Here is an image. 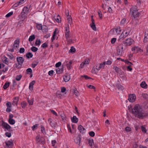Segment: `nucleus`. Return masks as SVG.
Instances as JSON below:
<instances>
[{
    "label": "nucleus",
    "instance_id": "obj_1",
    "mask_svg": "<svg viewBox=\"0 0 148 148\" xmlns=\"http://www.w3.org/2000/svg\"><path fill=\"white\" fill-rule=\"evenodd\" d=\"M132 113L135 117L140 119H143L148 116V112H145L138 104L134 106Z\"/></svg>",
    "mask_w": 148,
    "mask_h": 148
},
{
    "label": "nucleus",
    "instance_id": "obj_2",
    "mask_svg": "<svg viewBox=\"0 0 148 148\" xmlns=\"http://www.w3.org/2000/svg\"><path fill=\"white\" fill-rule=\"evenodd\" d=\"M137 8V7L134 6L132 7L130 9V12L132 14V16L134 18L138 17L139 14Z\"/></svg>",
    "mask_w": 148,
    "mask_h": 148
},
{
    "label": "nucleus",
    "instance_id": "obj_3",
    "mask_svg": "<svg viewBox=\"0 0 148 148\" xmlns=\"http://www.w3.org/2000/svg\"><path fill=\"white\" fill-rule=\"evenodd\" d=\"M2 126L3 128L5 129V131H6L7 130L9 132L10 131L11 127L8 123L4 122L3 121H2Z\"/></svg>",
    "mask_w": 148,
    "mask_h": 148
},
{
    "label": "nucleus",
    "instance_id": "obj_4",
    "mask_svg": "<svg viewBox=\"0 0 148 148\" xmlns=\"http://www.w3.org/2000/svg\"><path fill=\"white\" fill-rule=\"evenodd\" d=\"M90 60L89 59H86L85 60L82 62L80 64L79 67L81 69L84 67L86 66L89 64Z\"/></svg>",
    "mask_w": 148,
    "mask_h": 148
},
{
    "label": "nucleus",
    "instance_id": "obj_5",
    "mask_svg": "<svg viewBox=\"0 0 148 148\" xmlns=\"http://www.w3.org/2000/svg\"><path fill=\"white\" fill-rule=\"evenodd\" d=\"M20 40L18 38L16 40L14 43L13 47L14 49L17 51L18 50V48L19 46Z\"/></svg>",
    "mask_w": 148,
    "mask_h": 148
},
{
    "label": "nucleus",
    "instance_id": "obj_6",
    "mask_svg": "<svg viewBox=\"0 0 148 148\" xmlns=\"http://www.w3.org/2000/svg\"><path fill=\"white\" fill-rule=\"evenodd\" d=\"M134 42V41L132 39L129 38L126 40L125 41L123 42V43L124 44H125L126 46H130Z\"/></svg>",
    "mask_w": 148,
    "mask_h": 148
},
{
    "label": "nucleus",
    "instance_id": "obj_7",
    "mask_svg": "<svg viewBox=\"0 0 148 148\" xmlns=\"http://www.w3.org/2000/svg\"><path fill=\"white\" fill-rule=\"evenodd\" d=\"M16 60L18 63V64L22 66L24 62V59L22 57H18L17 58Z\"/></svg>",
    "mask_w": 148,
    "mask_h": 148
},
{
    "label": "nucleus",
    "instance_id": "obj_8",
    "mask_svg": "<svg viewBox=\"0 0 148 148\" xmlns=\"http://www.w3.org/2000/svg\"><path fill=\"white\" fill-rule=\"evenodd\" d=\"M136 99V97L135 95L134 94H133L129 95L128 99L130 102H133L135 101Z\"/></svg>",
    "mask_w": 148,
    "mask_h": 148
},
{
    "label": "nucleus",
    "instance_id": "obj_9",
    "mask_svg": "<svg viewBox=\"0 0 148 148\" xmlns=\"http://www.w3.org/2000/svg\"><path fill=\"white\" fill-rule=\"evenodd\" d=\"M6 146H4L5 148H12L13 146V142L8 140L5 142Z\"/></svg>",
    "mask_w": 148,
    "mask_h": 148
},
{
    "label": "nucleus",
    "instance_id": "obj_10",
    "mask_svg": "<svg viewBox=\"0 0 148 148\" xmlns=\"http://www.w3.org/2000/svg\"><path fill=\"white\" fill-rule=\"evenodd\" d=\"M123 45L122 44L120 45L118 47V54L119 55H121L123 51Z\"/></svg>",
    "mask_w": 148,
    "mask_h": 148
},
{
    "label": "nucleus",
    "instance_id": "obj_11",
    "mask_svg": "<svg viewBox=\"0 0 148 148\" xmlns=\"http://www.w3.org/2000/svg\"><path fill=\"white\" fill-rule=\"evenodd\" d=\"M48 121L52 127H55L56 126V123L51 118H49Z\"/></svg>",
    "mask_w": 148,
    "mask_h": 148
},
{
    "label": "nucleus",
    "instance_id": "obj_12",
    "mask_svg": "<svg viewBox=\"0 0 148 148\" xmlns=\"http://www.w3.org/2000/svg\"><path fill=\"white\" fill-rule=\"evenodd\" d=\"M27 14L26 13L22 12L21 14V19L22 21H23L27 17Z\"/></svg>",
    "mask_w": 148,
    "mask_h": 148
},
{
    "label": "nucleus",
    "instance_id": "obj_13",
    "mask_svg": "<svg viewBox=\"0 0 148 148\" xmlns=\"http://www.w3.org/2000/svg\"><path fill=\"white\" fill-rule=\"evenodd\" d=\"M100 67L98 65H97L96 67L95 68L94 67L93 68L92 70V72L95 73H97L98 71L100 70Z\"/></svg>",
    "mask_w": 148,
    "mask_h": 148
},
{
    "label": "nucleus",
    "instance_id": "obj_14",
    "mask_svg": "<svg viewBox=\"0 0 148 148\" xmlns=\"http://www.w3.org/2000/svg\"><path fill=\"white\" fill-rule=\"evenodd\" d=\"M18 100L19 97H15L14 98L12 102V105L13 106H15V105L17 106V105Z\"/></svg>",
    "mask_w": 148,
    "mask_h": 148
},
{
    "label": "nucleus",
    "instance_id": "obj_15",
    "mask_svg": "<svg viewBox=\"0 0 148 148\" xmlns=\"http://www.w3.org/2000/svg\"><path fill=\"white\" fill-rule=\"evenodd\" d=\"M72 63V61H70L69 62H64V64L66 65L67 69L69 70L71 69V65Z\"/></svg>",
    "mask_w": 148,
    "mask_h": 148
},
{
    "label": "nucleus",
    "instance_id": "obj_16",
    "mask_svg": "<svg viewBox=\"0 0 148 148\" xmlns=\"http://www.w3.org/2000/svg\"><path fill=\"white\" fill-rule=\"evenodd\" d=\"M78 128L80 132L82 134L84 132V131L85 130V128L81 125H79Z\"/></svg>",
    "mask_w": 148,
    "mask_h": 148
},
{
    "label": "nucleus",
    "instance_id": "obj_17",
    "mask_svg": "<svg viewBox=\"0 0 148 148\" xmlns=\"http://www.w3.org/2000/svg\"><path fill=\"white\" fill-rule=\"evenodd\" d=\"M81 138L80 136H79L77 137L75 140V143L79 145L80 143Z\"/></svg>",
    "mask_w": 148,
    "mask_h": 148
},
{
    "label": "nucleus",
    "instance_id": "obj_18",
    "mask_svg": "<svg viewBox=\"0 0 148 148\" xmlns=\"http://www.w3.org/2000/svg\"><path fill=\"white\" fill-rule=\"evenodd\" d=\"M56 72L57 74H60L63 71V67H62L60 68H59L56 69Z\"/></svg>",
    "mask_w": 148,
    "mask_h": 148
},
{
    "label": "nucleus",
    "instance_id": "obj_19",
    "mask_svg": "<svg viewBox=\"0 0 148 148\" xmlns=\"http://www.w3.org/2000/svg\"><path fill=\"white\" fill-rule=\"evenodd\" d=\"M70 76L69 75H65L63 76V79L65 82H68L70 79Z\"/></svg>",
    "mask_w": 148,
    "mask_h": 148
},
{
    "label": "nucleus",
    "instance_id": "obj_20",
    "mask_svg": "<svg viewBox=\"0 0 148 148\" xmlns=\"http://www.w3.org/2000/svg\"><path fill=\"white\" fill-rule=\"evenodd\" d=\"M35 81H33L30 83L29 86V89L30 90H32L33 87V85L35 83Z\"/></svg>",
    "mask_w": 148,
    "mask_h": 148
},
{
    "label": "nucleus",
    "instance_id": "obj_21",
    "mask_svg": "<svg viewBox=\"0 0 148 148\" xmlns=\"http://www.w3.org/2000/svg\"><path fill=\"white\" fill-rule=\"evenodd\" d=\"M140 85L141 87L143 88H147V85L146 84L145 82L143 81L142 82Z\"/></svg>",
    "mask_w": 148,
    "mask_h": 148
},
{
    "label": "nucleus",
    "instance_id": "obj_22",
    "mask_svg": "<svg viewBox=\"0 0 148 148\" xmlns=\"http://www.w3.org/2000/svg\"><path fill=\"white\" fill-rule=\"evenodd\" d=\"M71 119L73 122L74 123H77L78 120L76 116H73L72 118H71Z\"/></svg>",
    "mask_w": 148,
    "mask_h": 148
},
{
    "label": "nucleus",
    "instance_id": "obj_23",
    "mask_svg": "<svg viewBox=\"0 0 148 148\" xmlns=\"http://www.w3.org/2000/svg\"><path fill=\"white\" fill-rule=\"evenodd\" d=\"M29 8H28L27 7H25L22 10V12H24L25 13H26L27 14Z\"/></svg>",
    "mask_w": 148,
    "mask_h": 148
},
{
    "label": "nucleus",
    "instance_id": "obj_24",
    "mask_svg": "<svg viewBox=\"0 0 148 148\" xmlns=\"http://www.w3.org/2000/svg\"><path fill=\"white\" fill-rule=\"evenodd\" d=\"M41 30L43 32H47L48 31L47 27L45 25H42Z\"/></svg>",
    "mask_w": 148,
    "mask_h": 148
},
{
    "label": "nucleus",
    "instance_id": "obj_25",
    "mask_svg": "<svg viewBox=\"0 0 148 148\" xmlns=\"http://www.w3.org/2000/svg\"><path fill=\"white\" fill-rule=\"evenodd\" d=\"M55 19L57 22L59 23L61 21V19L60 16L59 15H58L56 17H55Z\"/></svg>",
    "mask_w": 148,
    "mask_h": 148
},
{
    "label": "nucleus",
    "instance_id": "obj_26",
    "mask_svg": "<svg viewBox=\"0 0 148 148\" xmlns=\"http://www.w3.org/2000/svg\"><path fill=\"white\" fill-rule=\"evenodd\" d=\"M131 30L132 29L131 28L129 27H127L125 28V29H124V32H126L128 33H130Z\"/></svg>",
    "mask_w": 148,
    "mask_h": 148
},
{
    "label": "nucleus",
    "instance_id": "obj_27",
    "mask_svg": "<svg viewBox=\"0 0 148 148\" xmlns=\"http://www.w3.org/2000/svg\"><path fill=\"white\" fill-rule=\"evenodd\" d=\"M26 56L27 58H30L32 57L33 55L31 53L29 52L26 53Z\"/></svg>",
    "mask_w": 148,
    "mask_h": 148
},
{
    "label": "nucleus",
    "instance_id": "obj_28",
    "mask_svg": "<svg viewBox=\"0 0 148 148\" xmlns=\"http://www.w3.org/2000/svg\"><path fill=\"white\" fill-rule=\"evenodd\" d=\"M10 85V83L8 82H6L3 86V88L5 89H6Z\"/></svg>",
    "mask_w": 148,
    "mask_h": 148
},
{
    "label": "nucleus",
    "instance_id": "obj_29",
    "mask_svg": "<svg viewBox=\"0 0 148 148\" xmlns=\"http://www.w3.org/2000/svg\"><path fill=\"white\" fill-rule=\"evenodd\" d=\"M106 62H104L103 63H101L100 64L98 65L100 67V69L102 68H103L105 65L106 64Z\"/></svg>",
    "mask_w": 148,
    "mask_h": 148
},
{
    "label": "nucleus",
    "instance_id": "obj_30",
    "mask_svg": "<svg viewBox=\"0 0 148 148\" xmlns=\"http://www.w3.org/2000/svg\"><path fill=\"white\" fill-rule=\"evenodd\" d=\"M113 69L117 73H119L121 71V69L116 66L113 67Z\"/></svg>",
    "mask_w": 148,
    "mask_h": 148
},
{
    "label": "nucleus",
    "instance_id": "obj_31",
    "mask_svg": "<svg viewBox=\"0 0 148 148\" xmlns=\"http://www.w3.org/2000/svg\"><path fill=\"white\" fill-rule=\"evenodd\" d=\"M8 122L11 125H14L15 123V121L13 119H9Z\"/></svg>",
    "mask_w": 148,
    "mask_h": 148
},
{
    "label": "nucleus",
    "instance_id": "obj_32",
    "mask_svg": "<svg viewBox=\"0 0 148 148\" xmlns=\"http://www.w3.org/2000/svg\"><path fill=\"white\" fill-rule=\"evenodd\" d=\"M35 38V36L34 35H32L29 38V42H31L33 41Z\"/></svg>",
    "mask_w": 148,
    "mask_h": 148
},
{
    "label": "nucleus",
    "instance_id": "obj_33",
    "mask_svg": "<svg viewBox=\"0 0 148 148\" xmlns=\"http://www.w3.org/2000/svg\"><path fill=\"white\" fill-rule=\"evenodd\" d=\"M75 49L73 46L71 47V49L69 51V52L71 53H74L75 52Z\"/></svg>",
    "mask_w": 148,
    "mask_h": 148
},
{
    "label": "nucleus",
    "instance_id": "obj_34",
    "mask_svg": "<svg viewBox=\"0 0 148 148\" xmlns=\"http://www.w3.org/2000/svg\"><path fill=\"white\" fill-rule=\"evenodd\" d=\"M126 36H125V34H124V32H123L121 35L119 37V38L120 39H122V40H123L124 39Z\"/></svg>",
    "mask_w": 148,
    "mask_h": 148
},
{
    "label": "nucleus",
    "instance_id": "obj_35",
    "mask_svg": "<svg viewBox=\"0 0 148 148\" xmlns=\"http://www.w3.org/2000/svg\"><path fill=\"white\" fill-rule=\"evenodd\" d=\"M7 56L11 60H13L14 58V56L11 53L10 54H7Z\"/></svg>",
    "mask_w": 148,
    "mask_h": 148
},
{
    "label": "nucleus",
    "instance_id": "obj_36",
    "mask_svg": "<svg viewBox=\"0 0 148 148\" xmlns=\"http://www.w3.org/2000/svg\"><path fill=\"white\" fill-rule=\"evenodd\" d=\"M91 27L95 31L96 30V28L95 26V23L92 24V25H91Z\"/></svg>",
    "mask_w": 148,
    "mask_h": 148
},
{
    "label": "nucleus",
    "instance_id": "obj_37",
    "mask_svg": "<svg viewBox=\"0 0 148 148\" xmlns=\"http://www.w3.org/2000/svg\"><path fill=\"white\" fill-rule=\"evenodd\" d=\"M42 25L41 24H38L37 25V28L38 30H41L42 29Z\"/></svg>",
    "mask_w": 148,
    "mask_h": 148
},
{
    "label": "nucleus",
    "instance_id": "obj_38",
    "mask_svg": "<svg viewBox=\"0 0 148 148\" xmlns=\"http://www.w3.org/2000/svg\"><path fill=\"white\" fill-rule=\"evenodd\" d=\"M38 50V49L35 47H32L31 48V50L32 51L34 52H35L36 51Z\"/></svg>",
    "mask_w": 148,
    "mask_h": 148
},
{
    "label": "nucleus",
    "instance_id": "obj_39",
    "mask_svg": "<svg viewBox=\"0 0 148 148\" xmlns=\"http://www.w3.org/2000/svg\"><path fill=\"white\" fill-rule=\"evenodd\" d=\"M22 77V76L21 75H17L16 77V79L17 81H19L20 80Z\"/></svg>",
    "mask_w": 148,
    "mask_h": 148
},
{
    "label": "nucleus",
    "instance_id": "obj_40",
    "mask_svg": "<svg viewBox=\"0 0 148 148\" xmlns=\"http://www.w3.org/2000/svg\"><path fill=\"white\" fill-rule=\"evenodd\" d=\"M115 31L116 32V33L117 34H120L121 30L120 29V27H118L116 29H115Z\"/></svg>",
    "mask_w": 148,
    "mask_h": 148
},
{
    "label": "nucleus",
    "instance_id": "obj_41",
    "mask_svg": "<svg viewBox=\"0 0 148 148\" xmlns=\"http://www.w3.org/2000/svg\"><path fill=\"white\" fill-rule=\"evenodd\" d=\"M117 87L118 89L121 90H123V86L120 84H118L117 86Z\"/></svg>",
    "mask_w": 148,
    "mask_h": 148
},
{
    "label": "nucleus",
    "instance_id": "obj_42",
    "mask_svg": "<svg viewBox=\"0 0 148 148\" xmlns=\"http://www.w3.org/2000/svg\"><path fill=\"white\" fill-rule=\"evenodd\" d=\"M27 101L30 105H32L33 104V100L32 99L29 100V98L27 99Z\"/></svg>",
    "mask_w": 148,
    "mask_h": 148
},
{
    "label": "nucleus",
    "instance_id": "obj_43",
    "mask_svg": "<svg viewBox=\"0 0 148 148\" xmlns=\"http://www.w3.org/2000/svg\"><path fill=\"white\" fill-rule=\"evenodd\" d=\"M40 143L42 144H44L45 143V140L44 138L43 137L40 138Z\"/></svg>",
    "mask_w": 148,
    "mask_h": 148
},
{
    "label": "nucleus",
    "instance_id": "obj_44",
    "mask_svg": "<svg viewBox=\"0 0 148 148\" xmlns=\"http://www.w3.org/2000/svg\"><path fill=\"white\" fill-rule=\"evenodd\" d=\"M6 106L7 108H11L12 107V104L10 102H8L6 103Z\"/></svg>",
    "mask_w": 148,
    "mask_h": 148
},
{
    "label": "nucleus",
    "instance_id": "obj_45",
    "mask_svg": "<svg viewBox=\"0 0 148 148\" xmlns=\"http://www.w3.org/2000/svg\"><path fill=\"white\" fill-rule=\"evenodd\" d=\"M38 62H35V63H33L32 64V67L33 68H34L38 64Z\"/></svg>",
    "mask_w": 148,
    "mask_h": 148
},
{
    "label": "nucleus",
    "instance_id": "obj_46",
    "mask_svg": "<svg viewBox=\"0 0 148 148\" xmlns=\"http://www.w3.org/2000/svg\"><path fill=\"white\" fill-rule=\"evenodd\" d=\"M38 125L37 124H36L35 125H33L32 127V129L34 131L36 129H37V127Z\"/></svg>",
    "mask_w": 148,
    "mask_h": 148
},
{
    "label": "nucleus",
    "instance_id": "obj_47",
    "mask_svg": "<svg viewBox=\"0 0 148 148\" xmlns=\"http://www.w3.org/2000/svg\"><path fill=\"white\" fill-rule=\"evenodd\" d=\"M26 72L27 74H29V73H32V70L31 68H29L27 69Z\"/></svg>",
    "mask_w": 148,
    "mask_h": 148
},
{
    "label": "nucleus",
    "instance_id": "obj_48",
    "mask_svg": "<svg viewBox=\"0 0 148 148\" xmlns=\"http://www.w3.org/2000/svg\"><path fill=\"white\" fill-rule=\"evenodd\" d=\"M41 42L40 40H37L35 42L36 45H40L41 44Z\"/></svg>",
    "mask_w": 148,
    "mask_h": 148
},
{
    "label": "nucleus",
    "instance_id": "obj_49",
    "mask_svg": "<svg viewBox=\"0 0 148 148\" xmlns=\"http://www.w3.org/2000/svg\"><path fill=\"white\" fill-rule=\"evenodd\" d=\"M21 105L22 107L23 108H24L26 106L27 103L25 102H23L22 103H21Z\"/></svg>",
    "mask_w": 148,
    "mask_h": 148
},
{
    "label": "nucleus",
    "instance_id": "obj_50",
    "mask_svg": "<svg viewBox=\"0 0 148 148\" xmlns=\"http://www.w3.org/2000/svg\"><path fill=\"white\" fill-rule=\"evenodd\" d=\"M138 50V48L136 47H135L132 48V51H134V52H137Z\"/></svg>",
    "mask_w": 148,
    "mask_h": 148
},
{
    "label": "nucleus",
    "instance_id": "obj_51",
    "mask_svg": "<svg viewBox=\"0 0 148 148\" xmlns=\"http://www.w3.org/2000/svg\"><path fill=\"white\" fill-rule=\"evenodd\" d=\"M148 41V37L147 36H146L145 35V37L144 38L143 42H144L145 43L147 42Z\"/></svg>",
    "mask_w": 148,
    "mask_h": 148
},
{
    "label": "nucleus",
    "instance_id": "obj_52",
    "mask_svg": "<svg viewBox=\"0 0 148 148\" xmlns=\"http://www.w3.org/2000/svg\"><path fill=\"white\" fill-rule=\"evenodd\" d=\"M93 143V139H91L89 140L88 141V144L90 146H92V144Z\"/></svg>",
    "mask_w": 148,
    "mask_h": 148
},
{
    "label": "nucleus",
    "instance_id": "obj_53",
    "mask_svg": "<svg viewBox=\"0 0 148 148\" xmlns=\"http://www.w3.org/2000/svg\"><path fill=\"white\" fill-rule=\"evenodd\" d=\"M90 136L91 137H94L95 135V133L93 131L90 132L89 133Z\"/></svg>",
    "mask_w": 148,
    "mask_h": 148
},
{
    "label": "nucleus",
    "instance_id": "obj_54",
    "mask_svg": "<svg viewBox=\"0 0 148 148\" xmlns=\"http://www.w3.org/2000/svg\"><path fill=\"white\" fill-rule=\"evenodd\" d=\"M6 136L8 137H10L11 136V133L10 132H6L5 133Z\"/></svg>",
    "mask_w": 148,
    "mask_h": 148
},
{
    "label": "nucleus",
    "instance_id": "obj_55",
    "mask_svg": "<svg viewBox=\"0 0 148 148\" xmlns=\"http://www.w3.org/2000/svg\"><path fill=\"white\" fill-rule=\"evenodd\" d=\"M13 14V12H12L8 13L6 15V17H9L11 16Z\"/></svg>",
    "mask_w": 148,
    "mask_h": 148
},
{
    "label": "nucleus",
    "instance_id": "obj_56",
    "mask_svg": "<svg viewBox=\"0 0 148 148\" xmlns=\"http://www.w3.org/2000/svg\"><path fill=\"white\" fill-rule=\"evenodd\" d=\"M131 128L128 127H126L125 128V131L127 132H129L130 131H131Z\"/></svg>",
    "mask_w": 148,
    "mask_h": 148
},
{
    "label": "nucleus",
    "instance_id": "obj_57",
    "mask_svg": "<svg viewBox=\"0 0 148 148\" xmlns=\"http://www.w3.org/2000/svg\"><path fill=\"white\" fill-rule=\"evenodd\" d=\"M141 128L142 131L144 133H146L147 130L145 127H144V126H142L141 127Z\"/></svg>",
    "mask_w": 148,
    "mask_h": 148
},
{
    "label": "nucleus",
    "instance_id": "obj_58",
    "mask_svg": "<svg viewBox=\"0 0 148 148\" xmlns=\"http://www.w3.org/2000/svg\"><path fill=\"white\" fill-rule=\"evenodd\" d=\"M41 47L44 48H45L48 47V45L46 43H45L42 45Z\"/></svg>",
    "mask_w": 148,
    "mask_h": 148
},
{
    "label": "nucleus",
    "instance_id": "obj_59",
    "mask_svg": "<svg viewBox=\"0 0 148 148\" xmlns=\"http://www.w3.org/2000/svg\"><path fill=\"white\" fill-rule=\"evenodd\" d=\"M25 51V49L24 48H21L19 50V52L20 53H23Z\"/></svg>",
    "mask_w": 148,
    "mask_h": 148
},
{
    "label": "nucleus",
    "instance_id": "obj_60",
    "mask_svg": "<svg viewBox=\"0 0 148 148\" xmlns=\"http://www.w3.org/2000/svg\"><path fill=\"white\" fill-rule=\"evenodd\" d=\"M4 63H5V64H8V62L7 60L8 58H7L6 57H5L4 58Z\"/></svg>",
    "mask_w": 148,
    "mask_h": 148
},
{
    "label": "nucleus",
    "instance_id": "obj_61",
    "mask_svg": "<svg viewBox=\"0 0 148 148\" xmlns=\"http://www.w3.org/2000/svg\"><path fill=\"white\" fill-rule=\"evenodd\" d=\"M98 14L99 18L101 19H102V14L101 12V11L98 12Z\"/></svg>",
    "mask_w": 148,
    "mask_h": 148
},
{
    "label": "nucleus",
    "instance_id": "obj_62",
    "mask_svg": "<svg viewBox=\"0 0 148 148\" xmlns=\"http://www.w3.org/2000/svg\"><path fill=\"white\" fill-rule=\"evenodd\" d=\"M65 37L66 39L69 37V32H65Z\"/></svg>",
    "mask_w": 148,
    "mask_h": 148
},
{
    "label": "nucleus",
    "instance_id": "obj_63",
    "mask_svg": "<svg viewBox=\"0 0 148 148\" xmlns=\"http://www.w3.org/2000/svg\"><path fill=\"white\" fill-rule=\"evenodd\" d=\"M67 128H68V130L71 133H73V131H72L71 129V126L69 125H67Z\"/></svg>",
    "mask_w": 148,
    "mask_h": 148
},
{
    "label": "nucleus",
    "instance_id": "obj_64",
    "mask_svg": "<svg viewBox=\"0 0 148 148\" xmlns=\"http://www.w3.org/2000/svg\"><path fill=\"white\" fill-rule=\"evenodd\" d=\"M61 62H58L56 64V67H58L61 65Z\"/></svg>",
    "mask_w": 148,
    "mask_h": 148
}]
</instances>
